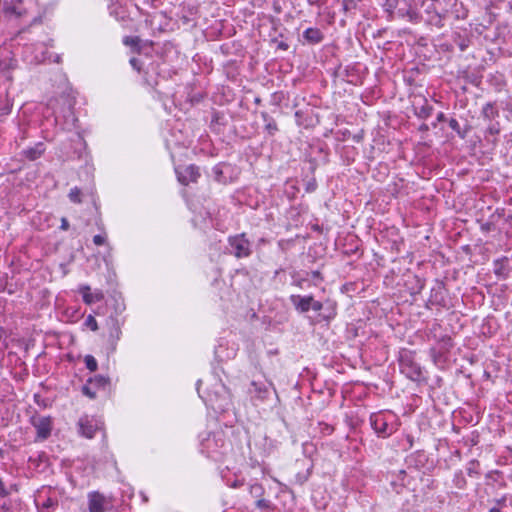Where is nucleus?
Instances as JSON below:
<instances>
[{"instance_id": "8", "label": "nucleus", "mask_w": 512, "mask_h": 512, "mask_svg": "<svg viewBox=\"0 0 512 512\" xmlns=\"http://www.w3.org/2000/svg\"><path fill=\"white\" fill-rule=\"evenodd\" d=\"M178 181L183 185L196 182L200 176L199 168L195 165L177 167L175 169Z\"/></svg>"}, {"instance_id": "21", "label": "nucleus", "mask_w": 512, "mask_h": 512, "mask_svg": "<svg viewBox=\"0 0 512 512\" xmlns=\"http://www.w3.org/2000/svg\"><path fill=\"white\" fill-rule=\"evenodd\" d=\"M214 445L218 446V440L216 438V435H209L207 439H205V441L203 442V447L207 450L209 456H212L217 452V450L214 449Z\"/></svg>"}, {"instance_id": "16", "label": "nucleus", "mask_w": 512, "mask_h": 512, "mask_svg": "<svg viewBox=\"0 0 512 512\" xmlns=\"http://www.w3.org/2000/svg\"><path fill=\"white\" fill-rule=\"evenodd\" d=\"M303 38L309 44H318L323 40L324 35L320 29L310 27L303 32Z\"/></svg>"}, {"instance_id": "18", "label": "nucleus", "mask_w": 512, "mask_h": 512, "mask_svg": "<svg viewBox=\"0 0 512 512\" xmlns=\"http://www.w3.org/2000/svg\"><path fill=\"white\" fill-rule=\"evenodd\" d=\"M494 273L498 277L506 278L509 273L507 259H498L494 261Z\"/></svg>"}, {"instance_id": "30", "label": "nucleus", "mask_w": 512, "mask_h": 512, "mask_svg": "<svg viewBox=\"0 0 512 512\" xmlns=\"http://www.w3.org/2000/svg\"><path fill=\"white\" fill-rule=\"evenodd\" d=\"M88 381H90V384H93L95 387H105L107 384V379L102 376H95L90 378Z\"/></svg>"}, {"instance_id": "9", "label": "nucleus", "mask_w": 512, "mask_h": 512, "mask_svg": "<svg viewBox=\"0 0 512 512\" xmlns=\"http://www.w3.org/2000/svg\"><path fill=\"white\" fill-rule=\"evenodd\" d=\"M108 499L98 491L88 493L89 512H106L108 509Z\"/></svg>"}, {"instance_id": "43", "label": "nucleus", "mask_w": 512, "mask_h": 512, "mask_svg": "<svg viewBox=\"0 0 512 512\" xmlns=\"http://www.w3.org/2000/svg\"><path fill=\"white\" fill-rule=\"evenodd\" d=\"M407 441L409 442V447L413 446V437L410 435H407Z\"/></svg>"}, {"instance_id": "2", "label": "nucleus", "mask_w": 512, "mask_h": 512, "mask_svg": "<svg viewBox=\"0 0 512 512\" xmlns=\"http://www.w3.org/2000/svg\"><path fill=\"white\" fill-rule=\"evenodd\" d=\"M400 371L412 381L423 379L421 366L415 361V353L410 350H403L399 355Z\"/></svg>"}, {"instance_id": "17", "label": "nucleus", "mask_w": 512, "mask_h": 512, "mask_svg": "<svg viewBox=\"0 0 512 512\" xmlns=\"http://www.w3.org/2000/svg\"><path fill=\"white\" fill-rule=\"evenodd\" d=\"M261 118L265 123V131L273 136L278 131V126L273 117H271L267 112H261Z\"/></svg>"}, {"instance_id": "6", "label": "nucleus", "mask_w": 512, "mask_h": 512, "mask_svg": "<svg viewBox=\"0 0 512 512\" xmlns=\"http://www.w3.org/2000/svg\"><path fill=\"white\" fill-rule=\"evenodd\" d=\"M17 61L13 56L12 51L7 47H0V72L11 80L9 75L10 71L15 69Z\"/></svg>"}, {"instance_id": "37", "label": "nucleus", "mask_w": 512, "mask_h": 512, "mask_svg": "<svg viewBox=\"0 0 512 512\" xmlns=\"http://www.w3.org/2000/svg\"><path fill=\"white\" fill-rule=\"evenodd\" d=\"M130 64L131 66L136 69L137 71H140L141 69V65H140V60L137 59V58H131L130 59Z\"/></svg>"}, {"instance_id": "24", "label": "nucleus", "mask_w": 512, "mask_h": 512, "mask_svg": "<svg viewBox=\"0 0 512 512\" xmlns=\"http://www.w3.org/2000/svg\"><path fill=\"white\" fill-rule=\"evenodd\" d=\"M12 107L13 102L8 98L3 104L0 105V121H2L4 117L11 113Z\"/></svg>"}, {"instance_id": "14", "label": "nucleus", "mask_w": 512, "mask_h": 512, "mask_svg": "<svg viewBox=\"0 0 512 512\" xmlns=\"http://www.w3.org/2000/svg\"><path fill=\"white\" fill-rule=\"evenodd\" d=\"M270 386H272V383L267 385L264 382L252 381L249 393L260 400H264L269 395Z\"/></svg>"}, {"instance_id": "1", "label": "nucleus", "mask_w": 512, "mask_h": 512, "mask_svg": "<svg viewBox=\"0 0 512 512\" xmlns=\"http://www.w3.org/2000/svg\"><path fill=\"white\" fill-rule=\"evenodd\" d=\"M371 428L379 438H389L400 426V420L396 413L391 410H380L369 417Z\"/></svg>"}, {"instance_id": "31", "label": "nucleus", "mask_w": 512, "mask_h": 512, "mask_svg": "<svg viewBox=\"0 0 512 512\" xmlns=\"http://www.w3.org/2000/svg\"><path fill=\"white\" fill-rule=\"evenodd\" d=\"M449 127H450L453 131L457 132V133H458V135H460L462 138H464V137H465V134H463V133L461 132L459 122H458L455 118H451V119L449 120Z\"/></svg>"}, {"instance_id": "22", "label": "nucleus", "mask_w": 512, "mask_h": 512, "mask_svg": "<svg viewBox=\"0 0 512 512\" xmlns=\"http://www.w3.org/2000/svg\"><path fill=\"white\" fill-rule=\"evenodd\" d=\"M482 115L484 118L491 120L498 115V110L492 103H487L482 109Z\"/></svg>"}, {"instance_id": "15", "label": "nucleus", "mask_w": 512, "mask_h": 512, "mask_svg": "<svg viewBox=\"0 0 512 512\" xmlns=\"http://www.w3.org/2000/svg\"><path fill=\"white\" fill-rule=\"evenodd\" d=\"M109 336L112 343H116L121 337V323L116 317L110 316L108 319Z\"/></svg>"}, {"instance_id": "41", "label": "nucleus", "mask_w": 512, "mask_h": 512, "mask_svg": "<svg viewBox=\"0 0 512 512\" xmlns=\"http://www.w3.org/2000/svg\"><path fill=\"white\" fill-rule=\"evenodd\" d=\"M468 45H469V41L468 40H461L458 43V46H459L461 51H465L467 49Z\"/></svg>"}, {"instance_id": "34", "label": "nucleus", "mask_w": 512, "mask_h": 512, "mask_svg": "<svg viewBox=\"0 0 512 512\" xmlns=\"http://www.w3.org/2000/svg\"><path fill=\"white\" fill-rule=\"evenodd\" d=\"M432 107L431 106H423L420 110V117L428 118L431 115Z\"/></svg>"}, {"instance_id": "42", "label": "nucleus", "mask_w": 512, "mask_h": 512, "mask_svg": "<svg viewBox=\"0 0 512 512\" xmlns=\"http://www.w3.org/2000/svg\"><path fill=\"white\" fill-rule=\"evenodd\" d=\"M62 230H68L69 228V222L66 218L61 219V227Z\"/></svg>"}, {"instance_id": "47", "label": "nucleus", "mask_w": 512, "mask_h": 512, "mask_svg": "<svg viewBox=\"0 0 512 512\" xmlns=\"http://www.w3.org/2000/svg\"><path fill=\"white\" fill-rule=\"evenodd\" d=\"M217 440L223 442L222 439H217ZM220 446H223V443H220Z\"/></svg>"}, {"instance_id": "4", "label": "nucleus", "mask_w": 512, "mask_h": 512, "mask_svg": "<svg viewBox=\"0 0 512 512\" xmlns=\"http://www.w3.org/2000/svg\"><path fill=\"white\" fill-rule=\"evenodd\" d=\"M425 5L424 0H400V6L397 9L396 16L406 18L409 22L417 24L421 22L422 16L418 12V5Z\"/></svg>"}, {"instance_id": "13", "label": "nucleus", "mask_w": 512, "mask_h": 512, "mask_svg": "<svg viewBox=\"0 0 512 512\" xmlns=\"http://www.w3.org/2000/svg\"><path fill=\"white\" fill-rule=\"evenodd\" d=\"M312 301V296H301V295H291L290 302L294 306V308L300 313H306L310 310V304Z\"/></svg>"}, {"instance_id": "20", "label": "nucleus", "mask_w": 512, "mask_h": 512, "mask_svg": "<svg viewBox=\"0 0 512 512\" xmlns=\"http://www.w3.org/2000/svg\"><path fill=\"white\" fill-rule=\"evenodd\" d=\"M400 6V0H383L384 10L390 17L396 15L397 9Z\"/></svg>"}, {"instance_id": "27", "label": "nucleus", "mask_w": 512, "mask_h": 512, "mask_svg": "<svg viewBox=\"0 0 512 512\" xmlns=\"http://www.w3.org/2000/svg\"><path fill=\"white\" fill-rule=\"evenodd\" d=\"M68 197L73 203H81V190L78 187H74L70 190Z\"/></svg>"}, {"instance_id": "40", "label": "nucleus", "mask_w": 512, "mask_h": 512, "mask_svg": "<svg viewBox=\"0 0 512 512\" xmlns=\"http://www.w3.org/2000/svg\"><path fill=\"white\" fill-rule=\"evenodd\" d=\"M439 352L436 350V348H431L430 349V356L432 357L433 361L436 363L437 362V359L439 357Z\"/></svg>"}, {"instance_id": "5", "label": "nucleus", "mask_w": 512, "mask_h": 512, "mask_svg": "<svg viewBox=\"0 0 512 512\" xmlns=\"http://www.w3.org/2000/svg\"><path fill=\"white\" fill-rule=\"evenodd\" d=\"M425 22L438 29L443 28L447 17V11H439L434 3L425 4Z\"/></svg>"}, {"instance_id": "12", "label": "nucleus", "mask_w": 512, "mask_h": 512, "mask_svg": "<svg viewBox=\"0 0 512 512\" xmlns=\"http://www.w3.org/2000/svg\"><path fill=\"white\" fill-rule=\"evenodd\" d=\"M79 293L82 295L83 301L88 305L99 302L104 298L102 291H91V288L88 285L80 286Z\"/></svg>"}, {"instance_id": "26", "label": "nucleus", "mask_w": 512, "mask_h": 512, "mask_svg": "<svg viewBox=\"0 0 512 512\" xmlns=\"http://www.w3.org/2000/svg\"><path fill=\"white\" fill-rule=\"evenodd\" d=\"M86 368L91 372H95L98 368L97 360L92 355H86L84 358Z\"/></svg>"}, {"instance_id": "45", "label": "nucleus", "mask_w": 512, "mask_h": 512, "mask_svg": "<svg viewBox=\"0 0 512 512\" xmlns=\"http://www.w3.org/2000/svg\"><path fill=\"white\" fill-rule=\"evenodd\" d=\"M489 512H501V510L497 507H493L489 510Z\"/></svg>"}, {"instance_id": "7", "label": "nucleus", "mask_w": 512, "mask_h": 512, "mask_svg": "<svg viewBox=\"0 0 512 512\" xmlns=\"http://www.w3.org/2000/svg\"><path fill=\"white\" fill-rule=\"evenodd\" d=\"M9 4L6 6L0 4L3 14L8 18L20 19L27 15V9L24 7L23 0H7Z\"/></svg>"}, {"instance_id": "36", "label": "nucleus", "mask_w": 512, "mask_h": 512, "mask_svg": "<svg viewBox=\"0 0 512 512\" xmlns=\"http://www.w3.org/2000/svg\"><path fill=\"white\" fill-rule=\"evenodd\" d=\"M273 42H275V43H276V47H277V49H280V50L286 51V50H288V48H289V45H288L286 42H284V41H277V40H273Z\"/></svg>"}, {"instance_id": "29", "label": "nucleus", "mask_w": 512, "mask_h": 512, "mask_svg": "<svg viewBox=\"0 0 512 512\" xmlns=\"http://www.w3.org/2000/svg\"><path fill=\"white\" fill-rule=\"evenodd\" d=\"M84 325L92 331H97L99 328L95 317L92 315L86 317Z\"/></svg>"}, {"instance_id": "10", "label": "nucleus", "mask_w": 512, "mask_h": 512, "mask_svg": "<svg viewBox=\"0 0 512 512\" xmlns=\"http://www.w3.org/2000/svg\"><path fill=\"white\" fill-rule=\"evenodd\" d=\"M32 424L36 429L38 439L45 440L50 436L52 430L50 417H35L32 419Z\"/></svg>"}, {"instance_id": "23", "label": "nucleus", "mask_w": 512, "mask_h": 512, "mask_svg": "<svg viewBox=\"0 0 512 512\" xmlns=\"http://www.w3.org/2000/svg\"><path fill=\"white\" fill-rule=\"evenodd\" d=\"M140 38L137 36H126L123 39V43L126 46L133 48L135 51H140Z\"/></svg>"}, {"instance_id": "33", "label": "nucleus", "mask_w": 512, "mask_h": 512, "mask_svg": "<svg viewBox=\"0 0 512 512\" xmlns=\"http://www.w3.org/2000/svg\"><path fill=\"white\" fill-rule=\"evenodd\" d=\"M93 243L96 246H101L106 243V235L105 234H98L93 237Z\"/></svg>"}, {"instance_id": "32", "label": "nucleus", "mask_w": 512, "mask_h": 512, "mask_svg": "<svg viewBox=\"0 0 512 512\" xmlns=\"http://www.w3.org/2000/svg\"><path fill=\"white\" fill-rule=\"evenodd\" d=\"M256 506L259 509H270L272 507V503L269 500L261 497L256 501Z\"/></svg>"}, {"instance_id": "38", "label": "nucleus", "mask_w": 512, "mask_h": 512, "mask_svg": "<svg viewBox=\"0 0 512 512\" xmlns=\"http://www.w3.org/2000/svg\"><path fill=\"white\" fill-rule=\"evenodd\" d=\"M499 127L496 125V124H492L488 127V132L491 134V135H496L499 133Z\"/></svg>"}, {"instance_id": "39", "label": "nucleus", "mask_w": 512, "mask_h": 512, "mask_svg": "<svg viewBox=\"0 0 512 512\" xmlns=\"http://www.w3.org/2000/svg\"><path fill=\"white\" fill-rule=\"evenodd\" d=\"M443 342V348L448 351L452 347L451 338L447 337L445 339H442Z\"/></svg>"}, {"instance_id": "11", "label": "nucleus", "mask_w": 512, "mask_h": 512, "mask_svg": "<svg viewBox=\"0 0 512 512\" xmlns=\"http://www.w3.org/2000/svg\"><path fill=\"white\" fill-rule=\"evenodd\" d=\"M78 425L81 435L89 439L93 438L96 431L100 428L99 422L94 418H89L88 416L80 418Z\"/></svg>"}, {"instance_id": "28", "label": "nucleus", "mask_w": 512, "mask_h": 512, "mask_svg": "<svg viewBox=\"0 0 512 512\" xmlns=\"http://www.w3.org/2000/svg\"><path fill=\"white\" fill-rule=\"evenodd\" d=\"M82 393L90 399H94L96 397V390L93 388V384H90V381H87V383L83 385Z\"/></svg>"}, {"instance_id": "46", "label": "nucleus", "mask_w": 512, "mask_h": 512, "mask_svg": "<svg viewBox=\"0 0 512 512\" xmlns=\"http://www.w3.org/2000/svg\"><path fill=\"white\" fill-rule=\"evenodd\" d=\"M0 4H4L7 6L9 4V2L7 0H0Z\"/></svg>"}, {"instance_id": "35", "label": "nucleus", "mask_w": 512, "mask_h": 512, "mask_svg": "<svg viewBox=\"0 0 512 512\" xmlns=\"http://www.w3.org/2000/svg\"><path fill=\"white\" fill-rule=\"evenodd\" d=\"M322 308H323V304L320 301H316L312 297V301H311V304H310V309H312L314 311H320V310H322Z\"/></svg>"}, {"instance_id": "25", "label": "nucleus", "mask_w": 512, "mask_h": 512, "mask_svg": "<svg viewBox=\"0 0 512 512\" xmlns=\"http://www.w3.org/2000/svg\"><path fill=\"white\" fill-rule=\"evenodd\" d=\"M264 492H265L264 487L261 484L254 483V484H251L249 487V493L251 494V496H253L255 498H261L263 496Z\"/></svg>"}, {"instance_id": "19", "label": "nucleus", "mask_w": 512, "mask_h": 512, "mask_svg": "<svg viewBox=\"0 0 512 512\" xmlns=\"http://www.w3.org/2000/svg\"><path fill=\"white\" fill-rule=\"evenodd\" d=\"M39 512H53L58 507V500L56 498L48 497L42 503L37 502Z\"/></svg>"}, {"instance_id": "44", "label": "nucleus", "mask_w": 512, "mask_h": 512, "mask_svg": "<svg viewBox=\"0 0 512 512\" xmlns=\"http://www.w3.org/2000/svg\"><path fill=\"white\" fill-rule=\"evenodd\" d=\"M312 276H313V278H318L320 276V272L319 271H313L312 272Z\"/></svg>"}, {"instance_id": "3", "label": "nucleus", "mask_w": 512, "mask_h": 512, "mask_svg": "<svg viewBox=\"0 0 512 512\" xmlns=\"http://www.w3.org/2000/svg\"><path fill=\"white\" fill-rule=\"evenodd\" d=\"M229 253L238 259L247 258L252 254V245L245 233L228 237Z\"/></svg>"}]
</instances>
